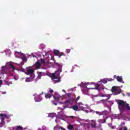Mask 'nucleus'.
I'll use <instances>...</instances> for the list:
<instances>
[{
    "label": "nucleus",
    "instance_id": "obj_1",
    "mask_svg": "<svg viewBox=\"0 0 130 130\" xmlns=\"http://www.w3.org/2000/svg\"><path fill=\"white\" fill-rule=\"evenodd\" d=\"M56 64L59 67L57 71H55V73L49 74V77L51 78V79H57V80H55V83H59V82H60V77H59V76H60V73L62 72L61 70H62V66L59 65L58 63H56Z\"/></svg>",
    "mask_w": 130,
    "mask_h": 130
},
{
    "label": "nucleus",
    "instance_id": "obj_2",
    "mask_svg": "<svg viewBox=\"0 0 130 130\" xmlns=\"http://www.w3.org/2000/svg\"><path fill=\"white\" fill-rule=\"evenodd\" d=\"M118 108L120 111H126V110L128 111H130L129 105L126 103V102H124L123 100H119L118 102Z\"/></svg>",
    "mask_w": 130,
    "mask_h": 130
},
{
    "label": "nucleus",
    "instance_id": "obj_3",
    "mask_svg": "<svg viewBox=\"0 0 130 130\" xmlns=\"http://www.w3.org/2000/svg\"><path fill=\"white\" fill-rule=\"evenodd\" d=\"M7 118L9 119V117L6 114H0V119H1V123L2 124H6V122L5 121V119Z\"/></svg>",
    "mask_w": 130,
    "mask_h": 130
},
{
    "label": "nucleus",
    "instance_id": "obj_4",
    "mask_svg": "<svg viewBox=\"0 0 130 130\" xmlns=\"http://www.w3.org/2000/svg\"><path fill=\"white\" fill-rule=\"evenodd\" d=\"M64 103L66 105H73V104L75 103V99L73 98H69L64 102Z\"/></svg>",
    "mask_w": 130,
    "mask_h": 130
},
{
    "label": "nucleus",
    "instance_id": "obj_5",
    "mask_svg": "<svg viewBox=\"0 0 130 130\" xmlns=\"http://www.w3.org/2000/svg\"><path fill=\"white\" fill-rule=\"evenodd\" d=\"M49 93H45V97L46 98V99H50V98H51V97H52L53 95H52V93L53 92V90H52V89L51 88H49Z\"/></svg>",
    "mask_w": 130,
    "mask_h": 130
},
{
    "label": "nucleus",
    "instance_id": "obj_6",
    "mask_svg": "<svg viewBox=\"0 0 130 130\" xmlns=\"http://www.w3.org/2000/svg\"><path fill=\"white\" fill-rule=\"evenodd\" d=\"M53 53L54 54H57V56L60 57V56H62V55H64V53H59V51L57 50H55L53 51Z\"/></svg>",
    "mask_w": 130,
    "mask_h": 130
},
{
    "label": "nucleus",
    "instance_id": "obj_7",
    "mask_svg": "<svg viewBox=\"0 0 130 130\" xmlns=\"http://www.w3.org/2000/svg\"><path fill=\"white\" fill-rule=\"evenodd\" d=\"M113 78L114 79H116L118 82H119L120 83H121L122 82V76H117L116 75H114L113 76Z\"/></svg>",
    "mask_w": 130,
    "mask_h": 130
},
{
    "label": "nucleus",
    "instance_id": "obj_8",
    "mask_svg": "<svg viewBox=\"0 0 130 130\" xmlns=\"http://www.w3.org/2000/svg\"><path fill=\"white\" fill-rule=\"evenodd\" d=\"M27 74L29 75H30L31 77H35V75H34V70L33 69H29L27 71Z\"/></svg>",
    "mask_w": 130,
    "mask_h": 130
},
{
    "label": "nucleus",
    "instance_id": "obj_9",
    "mask_svg": "<svg viewBox=\"0 0 130 130\" xmlns=\"http://www.w3.org/2000/svg\"><path fill=\"white\" fill-rule=\"evenodd\" d=\"M34 78H35V76H30V77L27 78L25 79V82H32L34 79Z\"/></svg>",
    "mask_w": 130,
    "mask_h": 130
},
{
    "label": "nucleus",
    "instance_id": "obj_10",
    "mask_svg": "<svg viewBox=\"0 0 130 130\" xmlns=\"http://www.w3.org/2000/svg\"><path fill=\"white\" fill-rule=\"evenodd\" d=\"M53 97L57 102H58V101H59V99L61 98V96L59 95H53Z\"/></svg>",
    "mask_w": 130,
    "mask_h": 130
},
{
    "label": "nucleus",
    "instance_id": "obj_11",
    "mask_svg": "<svg viewBox=\"0 0 130 130\" xmlns=\"http://www.w3.org/2000/svg\"><path fill=\"white\" fill-rule=\"evenodd\" d=\"M43 99L39 95L35 99L36 102H40Z\"/></svg>",
    "mask_w": 130,
    "mask_h": 130
},
{
    "label": "nucleus",
    "instance_id": "obj_12",
    "mask_svg": "<svg viewBox=\"0 0 130 130\" xmlns=\"http://www.w3.org/2000/svg\"><path fill=\"white\" fill-rule=\"evenodd\" d=\"M122 92V90H121V89L119 87L117 88V90L116 91V95H118V94H120V93Z\"/></svg>",
    "mask_w": 130,
    "mask_h": 130
},
{
    "label": "nucleus",
    "instance_id": "obj_13",
    "mask_svg": "<svg viewBox=\"0 0 130 130\" xmlns=\"http://www.w3.org/2000/svg\"><path fill=\"white\" fill-rule=\"evenodd\" d=\"M117 86H113L112 87V92L113 93H116V90L117 89Z\"/></svg>",
    "mask_w": 130,
    "mask_h": 130
},
{
    "label": "nucleus",
    "instance_id": "obj_14",
    "mask_svg": "<svg viewBox=\"0 0 130 130\" xmlns=\"http://www.w3.org/2000/svg\"><path fill=\"white\" fill-rule=\"evenodd\" d=\"M72 109L73 110H75V111H78V109H79V107L77 105H74L72 107Z\"/></svg>",
    "mask_w": 130,
    "mask_h": 130
},
{
    "label": "nucleus",
    "instance_id": "obj_15",
    "mask_svg": "<svg viewBox=\"0 0 130 130\" xmlns=\"http://www.w3.org/2000/svg\"><path fill=\"white\" fill-rule=\"evenodd\" d=\"M9 67H10V68H11V69H12V70H14V71H16V67L15 66H14V65L13 64L10 63Z\"/></svg>",
    "mask_w": 130,
    "mask_h": 130
},
{
    "label": "nucleus",
    "instance_id": "obj_16",
    "mask_svg": "<svg viewBox=\"0 0 130 130\" xmlns=\"http://www.w3.org/2000/svg\"><path fill=\"white\" fill-rule=\"evenodd\" d=\"M108 81H109V79H104L102 82V83H103V84H106L107 83V82H108Z\"/></svg>",
    "mask_w": 130,
    "mask_h": 130
},
{
    "label": "nucleus",
    "instance_id": "obj_17",
    "mask_svg": "<svg viewBox=\"0 0 130 130\" xmlns=\"http://www.w3.org/2000/svg\"><path fill=\"white\" fill-rule=\"evenodd\" d=\"M61 126H59V125L55 126L54 127V130H59L60 129Z\"/></svg>",
    "mask_w": 130,
    "mask_h": 130
},
{
    "label": "nucleus",
    "instance_id": "obj_18",
    "mask_svg": "<svg viewBox=\"0 0 130 130\" xmlns=\"http://www.w3.org/2000/svg\"><path fill=\"white\" fill-rule=\"evenodd\" d=\"M5 70H6V67H2L1 73H2V74H6L5 73V72H6Z\"/></svg>",
    "mask_w": 130,
    "mask_h": 130
},
{
    "label": "nucleus",
    "instance_id": "obj_19",
    "mask_svg": "<svg viewBox=\"0 0 130 130\" xmlns=\"http://www.w3.org/2000/svg\"><path fill=\"white\" fill-rule=\"evenodd\" d=\"M94 87V89H95V90H98V89H99V87H100V85L99 84H95Z\"/></svg>",
    "mask_w": 130,
    "mask_h": 130
},
{
    "label": "nucleus",
    "instance_id": "obj_20",
    "mask_svg": "<svg viewBox=\"0 0 130 130\" xmlns=\"http://www.w3.org/2000/svg\"><path fill=\"white\" fill-rule=\"evenodd\" d=\"M80 98H81V96H78L76 99H75V103H77L78 101L80 100Z\"/></svg>",
    "mask_w": 130,
    "mask_h": 130
},
{
    "label": "nucleus",
    "instance_id": "obj_21",
    "mask_svg": "<svg viewBox=\"0 0 130 130\" xmlns=\"http://www.w3.org/2000/svg\"><path fill=\"white\" fill-rule=\"evenodd\" d=\"M73 128H74V126L73 125L69 124L68 125V129L72 130Z\"/></svg>",
    "mask_w": 130,
    "mask_h": 130
},
{
    "label": "nucleus",
    "instance_id": "obj_22",
    "mask_svg": "<svg viewBox=\"0 0 130 130\" xmlns=\"http://www.w3.org/2000/svg\"><path fill=\"white\" fill-rule=\"evenodd\" d=\"M15 130H23V127L21 126H17Z\"/></svg>",
    "mask_w": 130,
    "mask_h": 130
},
{
    "label": "nucleus",
    "instance_id": "obj_23",
    "mask_svg": "<svg viewBox=\"0 0 130 130\" xmlns=\"http://www.w3.org/2000/svg\"><path fill=\"white\" fill-rule=\"evenodd\" d=\"M96 113L99 115H103L104 112H96Z\"/></svg>",
    "mask_w": 130,
    "mask_h": 130
},
{
    "label": "nucleus",
    "instance_id": "obj_24",
    "mask_svg": "<svg viewBox=\"0 0 130 130\" xmlns=\"http://www.w3.org/2000/svg\"><path fill=\"white\" fill-rule=\"evenodd\" d=\"M66 95L67 96V97H68V98H73V97H72L71 93H68L66 94Z\"/></svg>",
    "mask_w": 130,
    "mask_h": 130
},
{
    "label": "nucleus",
    "instance_id": "obj_25",
    "mask_svg": "<svg viewBox=\"0 0 130 130\" xmlns=\"http://www.w3.org/2000/svg\"><path fill=\"white\" fill-rule=\"evenodd\" d=\"M40 63L38 62L36 64V68H37V69H39V68H40Z\"/></svg>",
    "mask_w": 130,
    "mask_h": 130
},
{
    "label": "nucleus",
    "instance_id": "obj_26",
    "mask_svg": "<svg viewBox=\"0 0 130 130\" xmlns=\"http://www.w3.org/2000/svg\"><path fill=\"white\" fill-rule=\"evenodd\" d=\"M21 59L23 60V61H26V60H27V58L26 57V56L22 57Z\"/></svg>",
    "mask_w": 130,
    "mask_h": 130
},
{
    "label": "nucleus",
    "instance_id": "obj_27",
    "mask_svg": "<svg viewBox=\"0 0 130 130\" xmlns=\"http://www.w3.org/2000/svg\"><path fill=\"white\" fill-rule=\"evenodd\" d=\"M90 125L91 126V127H92V128H95V127H96V124H90Z\"/></svg>",
    "mask_w": 130,
    "mask_h": 130
},
{
    "label": "nucleus",
    "instance_id": "obj_28",
    "mask_svg": "<svg viewBox=\"0 0 130 130\" xmlns=\"http://www.w3.org/2000/svg\"><path fill=\"white\" fill-rule=\"evenodd\" d=\"M41 63H42V64L45 63V60H44V59L41 58Z\"/></svg>",
    "mask_w": 130,
    "mask_h": 130
},
{
    "label": "nucleus",
    "instance_id": "obj_29",
    "mask_svg": "<svg viewBox=\"0 0 130 130\" xmlns=\"http://www.w3.org/2000/svg\"><path fill=\"white\" fill-rule=\"evenodd\" d=\"M66 51H67V53H70V52H71V49H67L66 50Z\"/></svg>",
    "mask_w": 130,
    "mask_h": 130
},
{
    "label": "nucleus",
    "instance_id": "obj_30",
    "mask_svg": "<svg viewBox=\"0 0 130 130\" xmlns=\"http://www.w3.org/2000/svg\"><path fill=\"white\" fill-rule=\"evenodd\" d=\"M70 118H71L72 119H74V118H76V116H69Z\"/></svg>",
    "mask_w": 130,
    "mask_h": 130
},
{
    "label": "nucleus",
    "instance_id": "obj_31",
    "mask_svg": "<svg viewBox=\"0 0 130 130\" xmlns=\"http://www.w3.org/2000/svg\"><path fill=\"white\" fill-rule=\"evenodd\" d=\"M5 125V124H2V122H0V127H3Z\"/></svg>",
    "mask_w": 130,
    "mask_h": 130
},
{
    "label": "nucleus",
    "instance_id": "obj_32",
    "mask_svg": "<svg viewBox=\"0 0 130 130\" xmlns=\"http://www.w3.org/2000/svg\"><path fill=\"white\" fill-rule=\"evenodd\" d=\"M122 128L123 130H127V128H126L125 126L122 127Z\"/></svg>",
    "mask_w": 130,
    "mask_h": 130
},
{
    "label": "nucleus",
    "instance_id": "obj_33",
    "mask_svg": "<svg viewBox=\"0 0 130 130\" xmlns=\"http://www.w3.org/2000/svg\"><path fill=\"white\" fill-rule=\"evenodd\" d=\"M60 129H61V130H67V129H66V128H63L62 126L60 127Z\"/></svg>",
    "mask_w": 130,
    "mask_h": 130
},
{
    "label": "nucleus",
    "instance_id": "obj_34",
    "mask_svg": "<svg viewBox=\"0 0 130 130\" xmlns=\"http://www.w3.org/2000/svg\"><path fill=\"white\" fill-rule=\"evenodd\" d=\"M112 81H113V79H109V80H108V82H111Z\"/></svg>",
    "mask_w": 130,
    "mask_h": 130
},
{
    "label": "nucleus",
    "instance_id": "obj_35",
    "mask_svg": "<svg viewBox=\"0 0 130 130\" xmlns=\"http://www.w3.org/2000/svg\"><path fill=\"white\" fill-rule=\"evenodd\" d=\"M67 105H66V106H64L63 107L64 109H66V108H68V106H67Z\"/></svg>",
    "mask_w": 130,
    "mask_h": 130
},
{
    "label": "nucleus",
    "instance_id": "obj_36",
    "mask_svg": "<svg viewBox=\"0 0 130 130\" xmlns=\"http://www.w3.org/2000/svg\"><path fill=\"white\" fill-rule=\"evenodd\" d=\"M38 74H39V75H41L42 74H43V72H38Z\"/></svg>",
    "mask_w": 130,
    "mask_h": 130
},
{
    "label": "nucleus",
    "instance_id": "obj_37",
    "mask_svg": "<svg viewBox=\"0 0 130 130\" xmlns=\"http://www.w3.org/2000/svg\"><path fill=\"white\" fill-rule=\"evenodd\" d=\"M0 85H3V80H0Z\"/></svg>",
    "mask_w": 130,
    "mask_h": 130
},
{
    "label": "nucleus",
    "instance_id": "obj_38",
    "mask_svg": "<svg viewBox=\"0 0 130 130\" xmlns=\"http://www.w3.org/2000/svg\"><path fill=\"white\" fill-rule=\"evenodd\" d=\"M38 78H39V79H41V75H38Z\"/></svg>",
    "mask_w": 130,
    "mask_h": 130
},
{
    "label": "nucleus",
    "instance_id": "obj_39",
    "mask_svg": "<svg viewBox=\"0 0 130 130\" xmlns=\"http://www.w3.org/2000/svg\"><path fill=\"white\" fill-rule=\"evenodd\" d=\"M10 84H12L11 82H7V85H8V86H10Z\"/></svg>",
    "mask_w": 130,
    "mask_h": 130
},
{
    "label": "nucleus",
    "instance_id": "obj_40",
    "mask_svg": "<svg viewBox=\"0 0 130 130\" xmlns=\"http://www.w3.org/2000/svg\"><path fill=\"white\" fill-rule=\"evenodd\" d=\"M101 97H105V95H104V94H102V95H101Z\"/></svg>",
    "mask_w": 130,
    "mask_h": 130
},
{
    "label": "nucleus",
    "instance_id": "obj_41",
    "mask_svg": "<svg viewBox=\"0 0 130 130\" xmlns=\"http://www.w3.org/2000/svg\"><path fill=\"white\" fill-rule=\"evenodd\" d=\"M43 92H42L41 93H40V94L39 95V96H41V95H43Z\"/></svg>",
    "mask_w": 130,
    "mask_h": 130
},
{
    "label": "nucleus",
    "instance_id": "obj_42",
    "mask_svg": "<svg viewBox=\"0 0 130 130\" xmlns=\"http://www.w3.org/2000/svg\"><path fill=\"white\" fill-rule=\"evenodd\" d=\"M62 91V92H66V90H64V89H63Z\"/></svg>",
    "mask_w": 130,
    "mask_h": 130
},
{
    "label": "nucleus",
    "instance_id": "obj_43",
    "mask_svg": "<svg viewBox=\"0 0 130 130\" xmlns=\"http://www.w3.org/2000/svg\"><path fill=\"white\" fill-rule=\"evenodd\" d=\"M54 105H57V104L56 103H54Z\"/></svg>",
    "mask_w": 130,
    "mask_h": 130
},
{
    "label": "nucleus",
    "instance_id": "obj_44",
    "mask_svg": "<svg viewBox=\"0 0 130 130\" xmlns=\"http://www.w3.org/2000/svg\"><path fill=\"white\" fill-rule=\"evenodd\" d=\"M123 129H122V127H120V128H119V130H122Z\"/></svg>",
    "mask_w": 130,
    "mask_h": 130
},
{
    "label": "nucleus",
    "instance_id": "obj_45",
    "mask_svg": "<svg viewBox=\"0 0 130 130\" xmlns=\"http://www.w3.org/2000/svg\"><path fill=\"white\" fill-rule=\"evenodd\" d=\"M14 79H15V80H16V77H14Z\"/></svg>",
    "mask_w": 130,
    "mask_h": 130
},
{
    "label": "nucleus",
    "instance_id": "obj_46",
    "mask_svg": "<svg viewBox=\"0 0 130 130\" xmlns=\"http://www.w3.org/2000/svg\"><path fill=\"white\" fill-rule=\"evenodd\" d=\"M128 96H129V93H128Z\"/></svg>",
    "mask_w": 130,
    "mask_h": 130
}]
</instances>
